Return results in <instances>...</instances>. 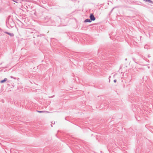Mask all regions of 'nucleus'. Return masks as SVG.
<instances>
[{"mask_svg":"<svg viewBox=\"0 0 153 153\" xmlns=\"http://www.w3.org/2000/svg\"><path fill=\"white\" fill-rule=\"evenodd\" d=\"M90 18L91 21H94L95 19V18L93 14H91Z\"/></svg>","mask_w":153,"mask_h":153,"instance_id":"nucleus-1","label":"nucleus"},{"mask_svg":"<svg viewBox=\"0 0 153 153\" xmlns=\"http://www.w3.org/2000/svg\"><path fill=\"white\" fill-rule=\"evenodd\" d=\"M91 22V20L90 19H85V22Z\"/></svg>","mask_w":153,"mask_h":153,"instance_id":"nucleus-2","label":"nucleus"},{"mask_svg":"<svg viewBox=\"0 0 153 153\" xmlns=\"http://www.w3.org/2000/svg\"><path fill=\"white\" fill-rule=\"evenodd\" d=\"M7 80V79L6 78H5L4 80H2L0 82L1 83H3L5 82H6Z\"/></svg>","mask_w":153,"mask_h":153,"instance_id":"nucleus-3","label":"nucleus"},{"mask_svg":"<svg viewBox=\"0 0 153 153\" xmlns=\"http://www.w3.org/2000/svg\"><path fill=\"white\" fill-rule=\"evenodd\" d=\"M144 0L146 1H147V2H149L150 3H153L152 1H151L150 0Z\"/></svg>","mask_w":153,"mask_h":153,"instance_id":"nucleus-4","label":"nucleus"},{"mask_svg":"<svg viewBox=\"0 0 153 153\" xmlns=\"http://www.w3.org/2000/svg\"><path fill=\"white\" fill-rule=\"evenodd\" d=\"M6 33L11 36H13V34H11V33H8V32H6Z\"/></svg>","mask_w":153,"mask_h":153,"instance_id":"nucleus-5","label":"nucleus"},{"mask_svg":"<svg viewBox=\"0 0 153 153\" xmlns=\"http://www.w3.org/2000/svg\"><path fill=\"white\" fill-rule=\"evenodd\" d=\"M37 111L39 113H43L44 112L43 111Z\"/></svg>","mask_w":153,"mask_h":153,"instance_id":"nucleus-6","label":"nucleus"},{"mask_svg":"<svg viewBox=\"0 0 153 153\" xmlns=\"http://www.w3.org/2000/svg\"><path fill=\"white\" fill-rule=\"evenodd\" d=\"M116 79H115L114 80V82H116Z\"/></svg>","mask_w":153,"mask_h":153,"instance_id":"nucleus-7","label":"nucleus"}]
</instances>
